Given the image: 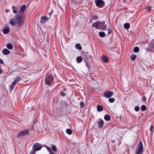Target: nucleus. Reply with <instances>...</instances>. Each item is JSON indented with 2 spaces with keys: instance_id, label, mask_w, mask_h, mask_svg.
I'll return each instance as SVG.
<instances>
[{
  "instance_id": "423d86ee",
  "label": "nucleus",
  "mask_w": 154,
  "mask_h": 154,
  "mask_svg": "<svg viewBox=\"0 0 154 154\" xmlns=\"http://www.w3.org/2000/svg\"><path fill=\"white\" fill-rule=\"evenodd\" d=\"M113 94L112 91H107L103 94V96L106 98H109L111 97Z\"/></svg>"
},
{
  "instance_id": "c756f323",
  "label": "nucleus",
  "mask_w": 154,
  "mask_h": 154,
  "mask_svg": "<svg viewBox=\"0 0 154 154\" xmlns=\"http://www.w3.org/2000/svg\"><path fill=\"white\" fill-rule=\"evenodd\" d=\"M52 150L54 152H56L57 150V149L55 146L53 145L52 146Z\"/></svg>"
},
{
  "instance_id": "cd10ccee",
  "label": "nucleus",
  "mask_w": 154,
  "mask_h": 154,
  "mask_svg": "<svg viewBox=\"0 0 154 154\" xmlns=\"http://www.w3.org/2000/svg\"><path fill=\"white\" fill-rule=\"evenodd\" d=\"M16 84V83L14 81L12 82L11 86V89H14Z\"/></svg>"
},
{
  "instance_id": "b1692460",
  "label": "nucleus",
  "mask_w": 154,
  "mask_h": 154,
  "mask_svg": "<svg viewBox=\"0 0 154 154\" xmlns=\"http://www.w3.org/2000/svg\"><path fill=\"white\" fill-rule=\"evenodd\" d=\"M66 132L69 135L72 134V131L70 129H67L66 130Z\"/></svg>"
},
{
  "instance_id": "37998d69",
  "label": "nucleus",
  "mask_w": 154,
  "mask_h": 154,
  "mask_svg": "<svg viewBox=\"0 0 154 154\" xmlns=\"http://www.w3.org/2000/svg\"><path fill=\"white\" fill-rule=\"evenodd\" d=\"M5 12L6 13L8 12L9 11V10L8 9H6L5 11Z\"/></svg>"
},
{
  "instance_id": "39448f33",
  "label": "nucleus",
  "mask_w": 154,
  "mask_h": 154,
  "mask_svg": "<svg viewBox=\"0 0 154 154\" xmlns=\"http://www.w3.org/2000/svg\"><path fill=\"white\" fill-rule=\"evenodd\" d=\"M95 3L97 6L99 8L102 7L105 4L104 2L102 0H96Z\"/></svg>"
},
{
  "instance_id": "f8f14e48",
  "label": "nucleus",
  "mask_w": 154,
  "mask_h": 154,
  "mask_svg": "<svg viewBox=\"0 0 154 154\" xmlns=\"http://www.w3.org/2000/svg\"><path fill=\"white\" fill-rule=\"evenodd\" d=\"M2 53L4 55H7L9 54L10 52V51L7 49L5 48L2 50Z\"/></svg>"
},
{
  "instance_id": "e433bc0d",
  "label": "nucleus",
  "mask_w": 154,
  "mask_h": 154,
  "mask_svg": "<svg viewBox=\"0 0 154 154\" xmlns=\"http://www.w3.org/2000/svg\"><path fill=\"white\" fill-rule=\"evenodd\" d=\"M147 9L149 11H150L151 10V8L150 7H147Z\"/></svg>"
},
{
  "instance_id": "72a5a7b5",
  "label": "nucleus",
  "mask_w": 154,
  "mask_h": 154,
  "mask_svg": "<svg viewBox=\"0 0 154 154\" xmlns=\"http://www.w3.org/2000/svg\"><path fill=\"white\" fill-rule=\"evenodd\" d=\"M45 147L46 148L47 150L48 151H49L50 152H51V148L47 146H46Z\"/></svg>"
},
{
  "instance_id": "09e8293b",
  "label": "nucleus",
  "mask_w": 154,
  "mask_h": 154,
  "mask_svg": "<svg viewBox=\"0 0 154 154\" xmlns=\"http://www.w3.org/2000/svg\"><path fill=\"white\" fill-rule=\"evenodd\" d=\"M51 14H52V13H51ZM50 14H50V13H49V15H50Z\"/></svg>"
},
{
  "instance_id": "a211bd4d",
  "label": "nucleus",
  "mask_w": 154,
  "mask_h": 154,
  "mask_svg": "<svg viewBox=\"0 0 154 154\" xmlns=\"http://www.w3.org/2000/svg\"><path fill=\"white\" fill-rule=\"evenodd\" d=\"M21 79V78L20 76L16 77L15 78V79L14 82L16 83L17 82Z\"/></svg>"
},
{
  "instance_id": "f3484780",
  "label": "nucleus",
  "mask_w": 154,
  "mask_h": 154,
  "mask_svg": "<svg viewBox=\"0 0 154 154\" xmlns=\"http://www.w3.org/2000/svg\"><path fill=\"white\" fill-rule=\"evenodd\" d=\"M10 31V29L8 27L5 29L3 31V32L5 34H8Z\"/></svg>"
},
{
  "instance_id": "f704fd0d",
  "label": "nucleus",
  "mask_w": 154,
  "mask_h": 154,
  "mask_svg": "<svg viewBox=\"0 0 154 154\" xmlns=\"http://www.w3.org/2000/svg\"><path fill=\"white\" fill-rule=\"evenodd\" d=\"M62 97H64L65 96L66 94L65 93L63 92H61L60 93Z\"/></svg>"
},
{
  "instance_id": "f03ea898",
  "label": "nucleus",
  "mask_w": 154,
  "mask_h": 154,
  "mask_svg": "<svg viewBox=\"0 0 154 154\" xmlns=\"http://www.w3.org/2000/svg\"><path fill=\"white\" fill-rule=\"evenodd\" d=\"M53 81V76L51 75H49L45 78V82L46 84L50 85L52 83Z\"/></svg>"
},
{
  "instance_id": "412c9836",
  "label": "nucleus",
  "mask_w": 154,
  "mask_h": 154,
  "mask_svg": "<svg viewBox=\"0 0 154 154\" xmlns=\"http://www.w3.org/2000/svg\"><path fill=\"white\" fill-rule=\"evenodd\" d=\"M82 61V58L81 57H78L76 58V61L78 63H80Z\"/></svg>"
},
{
  "instance_id": "c9c22d12",
  "label": "nucleus",
  "mask_w": 154,
  "mask_h": 154,
  "mask_svg": "<svg viewBox=\"0 0 154 154\" xmlns=\"http://www.w3.org/2000/svg\"><path fill=\"white\" fill-rule=\"evenodd\" d=\"M153 126H152V125H151V126L150 128V129H149V130H150V131H152V129H153Z\"/></svg>"
},
{
  "instance_id": "de8ad7c7",
  "label": "nucleus",
  "mask_w": 154,
  "mask_h": 154,
  "mask_svg": "<svg viewBox=\"0 0 154 154\" xmlns=\"http://www.w3.org/2000/svg\"><path fill=\"white\" fill-rule=\"evenodd\" d=\"M49 154H55L54 152H51Z\"/></svg>"
},
{
  "instance_id": "f257e3e1",
  "label": "nucleus",
  "mask_w": 154,
  "mask_h": 154,
  "mask_svg": "<svg viewBox=\"0 0 154 154\" xmlns=\"http://www.w3.org/2000/svg\"><path fill=\"white\" fill-rule=\"evenodd\" d=\"M15 20L11 18L9 21V23L12 26H14L15 23H17L18 26H22L24 22V15L23 14H17L15 16Z\"/></svg>"
},
{
  "instance_id": "4be33fe9",
  "label": "nucleus",
  "mask_w": 154,
  "mask_h": 154,
  "mask_svg": "<svg viewBox=\"0 0 154 154\" xmlns=\"http://www.w3.org/2000/svg\"><path fill=\"white\" fill-rule=\"evenodd\" d=\"M6 47L9 49H12L13 48L12 45L10 43L6 45Z\"/></svg>"
},
{
  "instance_id": "ea45409f",
  "label": "nucleus",
  "mask_w": 154,
  "mask_h": 154,
  "mask_svg": "<svg viewBox=\"0 0 154 154\" xmlns=\"http://www.w3.org/2000/svg\"><path fill=\"white\" fill-rule=\"evenodd\" d=\"M146 100V98L145 97H143V98H142V100H143V101H144Z\"/></svg>"
},
{
  "instance_id": "58836bf2",
  "label": "nucleus",
  "mask_w": 154,
  "mask_h": 154,
  "mask_svg": "<svg viewBox=\"0 0 154 154\" xmlns=\"http://www.w3.org/2000/svg\"><path fill=\"white\" fill-rule=\"evenodd\" d=\"M3 70L2 69L1 67H0V74H1L3 72Z\"/></svg>"
},
{
  "instance_id": "a18cd8bd",
  "label": "nucleus",
  "mask_w": 154,
  "mask_h": 154,
  "mask_svg": "<svg viewBox=\"0 0 154 154\" xmlns=\"http://www.w3.org/2000/svg\"><path fill=\"white\" fill-rule=\"evenodd\" d=\"M13 10L14 9V8H15V7L14 6H13L12 7Z\"/></svg>"
},
{
  "instance_id": "1a4fd4ad",
  "label": "nucleus",
  "mask_w": 154,
  "mask_h": 154,
  "mask_svg": "<svg viewBox=\"0 0 154 154\" xmlns=\"http://www.w3.org/2000/svg\"><path fill=\"white\" fill-rule=\"evenodd\" d=\"M26 8V6L25 5H22L21 7L20 10L18 11V14H23V13L25 10Z\"/></svg>"
},
{
  "instance_id": "dca6fc26",
  "label": "nucleus",
  "mask_w": 154,
  "mask_h": 154,
  "mask_svg": "<svg viewBox=\"0 0 154 154\" xmlns=\"http://www.w3.org/2000/svg\"><path fill=\"white\" fill-rule=\"evenodd\" d=\"M124 26L126 29H128L130 28V25L128 23H126L124 24Z\"/></svg>"
},
{
  "instance_id": "473e14b6",
  "label": "nucleus",
  "mask_w": 154,
  "mask_h": 154,
  "mask_svg": "<svg viewBox=\"0 0 154 154\" xmlns=\"http://www.w3.org/2000/svg\"><path fill=\"white\" fill-rule=\"evenodd\" d=\"M92 18L93 20H97L98 19V17L96 15H94L93 16Z\"/></svg>"
},
{
  "instance_id": "aec40b11",
  "label": "nucleus",
  "mask_w": 154,
  "mask_h": 154,
  "mask_svg": "<svg viewBox=\"0 0 154 154\" xmlns=\"http://www.w3.org/2000/svg\"><path fill=\"white\" fill-rule=\"evenodd\" d=\"M75 48L76 49H78L79 51H80L82 49V47L80 46L79 44H77L75 45Z\"/></svg>"
},
{
  "instance_id": "7c9ffc66",
  "label": "nucleus",
  "mask_w": 154,
  "mask_h": 154,
  "mask_svg": "<svg viewBox=\"0 0 154 154\" xmlns=\"http://www.w3.org/2000/svg\"><path fill=\"white\" fill-rule=\"evenodd\" d=\"M135 110L137 112L139 111V107L138 106H136L134 108Z\"/></svg>"
},
{
  "instance_id": "4468645a",
  "label": "nucleus",
  "mask_w": 154,
  "mask_h": 154,
  "mask_svg": "<svg viewBox=\"0 0 154 154\" xmlns=\"http://www.w3.org/2000/svg\"><path fill=\"white\" fill-rule=\"evenodd\" d=\"M102 60L106 63L108 62V58L104 55H103L102 57Z\"/></svg>"
},
{
  "instance_id": "49530a36",
  "label": "nucleus",
  "mask_w": 154,
  "mask_h": 154,
  "mask_svg": "<svg viewBox=\"0 0 154 154\" xmlns=\"http://www.w3.org/2000/svg\"><path fill=\"white\" fill-rule=\"evenodd\" d=\"M87 58H88V57H86V58H85V59H84V60H85V62H86L85 59H87Z\"/></svg>"
},
{
  "instance_id": "c03bdc74",
  "label": "nucleus",
  "mask_w": 154,
  "mask_h": 154,
  "mask_svg": "<svg viewBox=\"0 0 154 154\" xmlns=\"http://www.w3.org/2000/svg\"><path fill=\"white\" fill-rule=\"evenodd\" d=\"M3 63V61L2 60L0 59V63Z\"/></svg>"
},
{
  "instance_id": "393cba45",
  "label": "nucleus",
  "mask_w": 154,
  "mask_h": 154,
  "mask_svg": "<svg viewBox=\"0 0 154 154\" xmlns=\"http://www.w3.org/2000/svg\"><path fill=\"white\" fill-rule=\"evenodd\" d=\"M141 109L142 111H144L146 110V107L145 105H143L141 106Z\"/></svg>"
},
{
  "instance_id": "6e6552de",
  "label": "nucleus",
  "mask_w": 154,
  "mask_h": 154,
  "mask_svg": "<svg viewBox=\"0 0 154 154\" xmlns=\"http://www.w3.org/2000/svg\"><path fill=\"white\" fill-rule=\"evenodd\" d=\"M105 22L104 21L102 22H100L99 27L102 30H104L106 29L107 27V25L105 24Z\"/></svg>"
},
{
  "instance_id": "79ce46f5",
  "label": "nucleus",
  "mask_w": 154,
  "mask_h": 154,
  "mask_svg": "<svg viewBox=\"0 0 154 154\" xmlns=\"http://www.w3.org/2000/svg\"><path fill=\"white\" fill-rule=\"evenodd\" d=\"M13 12L14 13H16L17 12V11L16 10H14V9H13Z\"/></svg>"
},
{
  "instance_id": "2f4dec72",
  "label": "nucleus",
  "mask_w": 154,
  "mask_h": 154,
  "mask_svg": "<svg viewBox=\"0 0 154 154\" xmlns=\"http://www.w3.org/2000/svg\"><path fill=\"white\" fill-rule=\"evenodd\" d=\"M80 106L82 108H83L84 107V104L83 101H81L80 104Z\"/></svg>"
},
{
  "instance_id": "5701e85b",
  "label": "nucleus",
  "mask_w": 154,
  "mask_h": 154,
  "mask_svg": "<svg viewBox=\"0 0 154 154\" xmlns=\"http://www.w3.org/2000/svg\"><path fill=\"white\" fill-rule=\"evenodd\" d=\"M104 122L103 120L100 121L99 122L98 126L99 127H101L104 124Z\"/></svg>"
},
{
  "instance_id": "a19ab883",
  "label": "nucleus",
  "mask_w": 154,
  "mask_h": 154,
  "mask_svg": "<svg viewBox=\"0 0 154 154\" xmlns=\"http://www.w3.org/2000/svg\"><path fill=\"white\" fill-rule=\"evenodd\" d=\"M34 150H33L30 152V154H34Z\"/></svg>"
},
{
  "instance_id": "2eb2a0df",
  "label": "nucleus",
  "mask_w": 154,
  "mask_h": 154,
  "mask_svg": "<svg viewBox=\"0 0 154 154\" xmlns=\"http://www.w3.org/2000/svg\"><path fill=\"white\" fill-rule=\"evenodd\" d=\"M104 118L106 121H109L110 120L111 117L108 114H106L104 116Z\"/></svg>"
},
{
  "instance_id": "bb28decb",
  "label": "nucleus",
  "mask_w": 154,
  "mask_h": 154,
  "mask_svg": "<svg viewBox=\"0 0 154 154\" xmlns=\"http://www.w3.org/2000/svg\"><path fill=\"white\" fill-rule=\"evenodd\" d=\"M136 58V56L134 54H133L131 55V58L132 60H134Z\"/></svg>"
},
{
  "instance_id": "7ed1b4c3",
  "label": "nucleus",
  "mask_w": 154,
  "mask_h": 154,
  "mask_svg": "<svg viewBox=\"0 0 154 154\" xmlns=\"http://www.w3.org/2000/svg\"><path fill=\"white\" fill-rule=\"evenodd\" d=\"M143 151V147L142 143L140 141L137 145V154H141Z\"/></svg>"
},
{
  "instance_id": "4c0bfd02",
  "label": "nucleus",
  "mask_w": 154,
  "mask_h": 154,
  "mask_svg": "<svg viewBox=\"0 0 154 154\" xmlns=\"http://www.w3.org/2000/svg\"><path fill=\"white\" fill-rule=\"evenodd\" d=\"M112 32V30L110 29H109L108 31V33L109 34H110Z\"/></svg>"
},
{
  "instance_id": "20e7f679",
  "label": "nucleus",
  "mask_w": 154,
  "mask_h": 154,
  "mask_svg": "<svg viewBox=\"0 0 154 154\" xmlns=\"http://www.w3.org/2000/svg\"><path fill=\"white\" fill-rule=\"evenodd\" d=\"M29 133V131L27 130L20 131L17 135V137H24L28 134Z\"/></svg>"
},
{
  "instance_id": "9b49d317",
  "label": "nucleus",
  "mask_w": 154,
  "mask_h": 154,
  "mask_svg": "<svg viewBox=\"0 0 154 154\" xmlns=\"http://www.w3.org/2000/svg\"><path fill=\"white\" fill-rule=\"evenodd\" d=\"M48 18L46 17H42L41 19L40 22L42 24H44L45 22L48 20Z\"/></svg>"
},
{
  "instance_id": "0eeeda50",
  "label": "nucleus",
  "mask_w": 154,
  "mask_h": 154,
  "mask_svg": "<svg viewBox=\"0 0 154 154\" xmlns=\"http://www.w3.org/2000/svg\"><path fill=\"white\" fill-rule=\"evenodd\" d=\"M32 148L34 150L36 151L41 149L42 146H39V144L35 143L33 145Z\"/></svg>"
},
{
  "instance_id": "9d476101",
  "label": "nucleus",
  "mask_w": 154,
  "mask_h": 154,
  "mask_svg": "<svg viewBox=\"0 0 154 154\" xmlns=\"http://www.w3.org/2000/svg\"><path fill=\"white\" fill-rule=\"evenodd\" d=\"M99 23L100 22H96L92 24V26L94 27H95L97 29H100Z\"/></svg>"
},
{
  "instance_id": "ddd939ff",
  "label": "nucleus",
  "mask_w": 154,
  "mask_h": 154,
  "mask_svg": "<svg viewBox=\"0 0 154 154\" xmlns=\"http://www.w3.org/2000/svg\"><path fill=\"white\" fill-rule=\"evenodd\" d=\"M97 110L99 112L103 110V107L101 105H97Z\"/></svg>"
},
{
  "instance_id": "6ab92c4d",
  "label": "nucleus",
  "mask_w": 154,
  "mask_h": 154,
  "mask_svg": "<svg viewBox=\"0 0 154 154\" xmlns=\"http://www.w3.org/2000/svg\"><path fill=\"white\" fill-rule=\"evenodd\" d=\"M99 36L101 37H103L105 36L106 34L105 33L103 32H100L99 33Z\"/></svg>"
},
{
  "instance_id": "a878e982",
  "label": "nucleus",
  "mask_w": 154,
  "mask_h": 154,
  "mask_svg": "<svg viewBox=\"0 0 154 154\" xmlns=\"http://www.w3.org/2000/svg\"><path fill=\"white\" fill-rule=\"evenodd\" d=\"M139 51V48L138 47H136L134 48V52L135 53L138 52Z\"/></svg>"
},
{
  "instance_id": "c85d7f7f",
  "label": "nucleus",
  "mask_w": 154,
  "mask_h": 154,
  "mask_svg": "<svg viewBox=\"0 0 154 154\" xmlns=\"http://www.w3.org/2000/svg\"><path fill=\"white\" fill-rule=\"evenodd\" d=\"M108 100L110 103H112L115 101V99L114 98H110Z\"/></svg>"
}]
</instances>
